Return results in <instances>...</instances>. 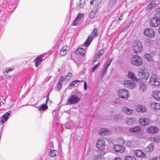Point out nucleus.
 Returning <instances> with one entry per match:
<instances>
[{"instance_id":"obj_31","label":"nucleus","mask_w":160,"mask_h":160,"mask_svg":"<svg viewBox=\"0 0 160 160\" xmlns=\"http://www.w3.org/2000/svg\"><path fill=\"white\" fill-rule=\"evenodd\" d=\"M154 148L153 144L152 143L150 144L145 149L146 151L147 152H152Z\"/></svg>"},{"instance_id":"obj_56","label":"nucleus","mask_w":160,"mask_h":160,"mask_svg":"<svg viewBox=\"0 0 160 160\" xmlns=\"http://www.w3.org/2000/svg\"><path fill=\"white\" fill-rule=\"evenodd\" d=\"M49 146L51 147L52 148H53V143L52 142H50L49 144Z\"/></svg>"},{"instance_id":"obj_45","label":"nucleus","mask_w":160,"mask_h":160,"mask_svg":"<svg viewBox=\"0 0 160 160\" xmlns=\"http://www.w3.org/2000/svg\"><path fill=\"white\" fill-rule=\"evenodd\" d=\"M116 0H110L109 1V4L112 6L115 4L116 3Z\"/></svg>"},{"instance_id":"obj_53","label":"nucleus","mask_w":160,"mask_h":160,"mask_svg":"<svg viewBox=\"0 0 160 160\" xmlns=\"http://www.w3.org/2000/svg\"><path fill=\"white\" fill-rule=\"evenodd\" d=\"M65 79V78L63 76H61L59 79L58 82H61L63 81Z\"/></svg>"},{"instance_id":"obj_2","label":"nucleus","mask_w":160,"mask_h":160,"mask_svg":"<svg viewBox=\"0 0 160 160\" xmlns=\"http://www.w3.org/2000/svg\"><path fill=\"white\" fill-rule=\"evenodd\" d=\"M131 62L133 66H139L142 64V61L141 57L137 55H134L131 59Z\"/></svg>"},{"instance_id":"obj_33","label":"nucleus","mask_w":160,"mask_h":160,"mask_svg":"<svg viewBox=\"0 0 160 160\" xmlns=\"http://www.w3.org/2000/svg\"><path fill=\"white\" fill-rule=\"evenodd\" d=\"M139 90L141 92H144L146 90L147 85L143 83L139 84Z\"/></svg>"},{"instance_id":"obj_19","label":"nucleus","mask_w":160,"mask_h":160,"mask_svg":"<svg viewBox=\"0 0 160 160\" xmlns=\"http://www.w3.org/2000/svg\"><path fill=\"white\" fill-rule=\"evenodd\" d=\"M98 7V5H95L94 8L93 9L92 12H90L89 14V18H93L94 17L96 14L98 12L97 10Z\"/></svg>"},{"instance_id":"obj_44","label":"nucleus","mask_w":160,"mask_h":160,"mask_svg":"<svg viewBox=\"0 0 160 160\" xmlns=\"http://www.w3.org/2000/svg\"><path fill=\"white\" fill-rule=\"evenodd\" d=\"M100 63H98L96 65L94 66L91 69V72H95V70L97 69L99 65V64Z\"/></svg>"},{"instance_id":"obj_40","label":"nucleus","mask_w":160,"mask_h":160,"mask_svg":"<svg viewBox=\"0 0 160 160\" xmlns=\"http://www.w3.org/2000/svg\"><path fill=\"white\" fill-rule=\"evenodd\" d=\"M81 81L77 80H75L74 81H73L70 84L69 87V89H71L72 88V86H73L75 85V84H76L78 82H80Z\"/></svg>"},{"instance_id":"obj_61","label":"nucleus","mask_w":160,"mask_h":160,"mask_svg":"<svg viewBox=\"0 0 160 160\" xmlns=\"http://www.w3.org/2000/svg\"><path fill=\"white\" fill-rule=\"evenodd\" d=\"M123 19V17H122V15L119 17V19H118V20L119 21Z\"/></svg>"},{"instance_id":"obj_9","label":"nucleus","mask_w":160,"mask_h":160,"mask_svg":"<svg viewBox=\"0 0 160 160\" xmlns=\"http://www.w3.org/2000/svg\"><path fill=\"white\" fill-rule=\"evenodd\" d=\"M123 85L126 88L132 89L134 88L136 86V84L133 81L127 80L124 81Z\"/></svg>"},{"instance_id":"obj_21","label":"nucleus","mask_w":160,"mask_h":160,"mask_svg":"<svg viewBox=\"0 0 160 160\" xmlns=\"http://www.w3.org/2000/svg\"><path fill=\"white\" fill-rule=\"evenodd\" d=\"M43 57V55L38 56L34 60V62L35 63V66L36 67H38L42 61V58Z\"/></svg>"},{"instance_id":"obj_63","label":"nucleus","mask_w":160,"mask_h":160,"mask_svg":"<svg viewBox=\"0 0 160 160\" xmlns=\"http://www.w3.org/2000/svg\"><path fill=\"white\" fill-rule=\"evenodd\" d=\"M157 41H158V44H160V38L159 39H158V40H157Z\"/></svg>"},{"instance_id":"obj_36","label":"nucleus","mask_w":160,"mask_h":160,"mask_svg":"<svg viewBox=\"0 0 160 160\" xmlns=\"http://www.w3.org/2000/svg\"><path fill=\"white\" fill-rule=\"evenodd\" d=\"M156 5V4L155 2L154 1H152L151 2L147 7V9L148 10H149L155 6Z\"/></svg>"},{"instance_id":"obj_23","label":"nucleus","mask_w":160,"mask_h":160,"mask_svg":"<svg viewBox=\"0 0 160 160\" xmlns=\"http://www.w3.org/2000/svg\"><path fill=\"white\" fill-rule=\"evenodd\" d=\"M99 133L102 135H108L111 133V132L107 129L102 128L100 129Z\"/></svg>"},{"instance_id":"obj_15","label":"nucleus","mask_w":160,"mask_h":160,"mask_svg":"<svg viewBox=\"0 0 160 160\" xmlns=\"http://www.w3.org/2000/svg\"><path fill=\"white\" fill-rule=\"evenodd\" d=\"M69 49V47L67 45H64L61 48L60 51V54L62 56H64L65 55Z\"/></svg>"},{"instance_id":"obj_43","label":"nucleus","mask_w":160,"mask_h":160,"mask_svg":"<svg viewBox=\"0 0 160 160\" xmlns=\"http://www.w3.org/2000/svg\"><path fill=\"white\" fill-rule=\"evenodd\" d=\"M62 88V84L61 82H58L57 84L56 87V89L58 91H59Z\"/></svg>"},{"instance_id":"obj_35","label":"nucleus","mask_w":160,"mask_h":160,"mask_svg":"<svg viewBox=\"0 0 160 160\" xmlns=\"http://www.w3.org/2000/svg\"><path fill=\"white\" fill-rule=\"evenodd\" d=\"M86 0H80L79 4H77V7H79L81 8H84L85 5Z\"/></svg>"},{"instance_id":"obj_29","label":"nucleus","mask_w":160,"mask_h":160,"mask_svg":"<svg viewBox=\"0 0 160 160\" xmlns=\"http://www.w3.org/2000/svg\"><path fill=\"white\" fill-rule=\"evenodd\" d=\"M50 151L49 152V155L51 157H54L57 156L58 154V152L57 150H52L51 148L49 149Z\"/></svg>"},{"instance_id":"obj_17","label":"nucleus","mask_w":160,"mask_h":160,"mask_svg":"<svg viewBox=\"0 0 160 160\" xmlns=\"http://www.w3.org/2000/svg\"><path fill=\"white\" fill-rule=\"evenodd\" d=\"M158 128L155 126H151L148 127L147 129L148 132L151 134L157 132L158 131Z\"/></svg>"},{"instance_id":"obj_60","label":"nucleus","mask_w":160,"mask_h":160,"mask_svg":"<svg viewBox=\"0 0 160 160\" xmlns=\"http://www.w3.org/2000/svg\"><path fill=\"white\" fill-rule=\"evenodd\" d=\"M113 160H122V159L120 157H116L115 159Z\"/></svg>"},{"instance_id":"obj_59","label":"nucleus","mask_w":160,"mask_h":160,"mask_svg":"<svg viewBox=\"0 0 160 160\" xmlns=\"http://www.w3.org/2000/svg\"><path fill=\"white\" fill-rule=\"evenodd\" d=\"M113 104H120V103L119 102H117L116 101H114L113 102Z\"/></svg>"},{"instance_id":"obj_10","label":"nucleus","mask_w":160,"mask_h":160,"mask_svg":"<svg viewBox=\"0 0 160 160\" xmlns=\"http://www.w3.org/2000/svg\"><path fill=\"white\" fill-rule=\"evenodd\" d=\"M144 35L147 37L153 38L155 37V33L153 30L151 28L145 29L143 32Z\"/></svg>"},{"instance_id":"obj_28","label":"nucleus","mask_w":160,"mask_h":160,"mask_svg":"<svg viewBox=\"0 0 160 160\" xmlns=\"http://www.w3.org/2000/svg\"><path fill=\"white\" fill-rule=\"evenodd\" d=\"M128 77L129 79L133 80L135 81H138V79L135 76V73L133 72H129L128 74Z\"/></svg>"},{"instance_id":"obj_20","label":"nucleus","mask_w":160,"mask_h":160,"mask_svg":"<svg viewBox=\"0 0 160 160\" xmlns=\"http://www.w3.org/2000/svg\"><path fill=\"white\" fill-rule=\"evenodd\" d=\"M114 148L116 152H124L125 150V148L124 146L118 145H115Z\"/></svg>"},{"instance_id":"obj_47","label":"nucleus","mask_w":160,"mask_h":160,"mask_svg":"<svg viewBox=\"0 0 160 160\" xmlns=\"http://www.w3.org/2000/svg\"><path fill=\"white\" fill-rule=\"evenodd\" d=\"M119 141H118L119 143L121 144H124V141L123 139L122 138H119Z\"/></svg>"},{"instance_id":"obj_58","label":"nucleus","mask_w":160,"mask_h":160,"mask_svg":"<svg viewBox=\"0 0 160 160\" xmlns=\"http://www.w3.org/2000/svg\"><path fill=\"white\" fill-rule=\"evenodd\" d=\"M95 1V0H92V1H91L90 2V4L91 5H93Z\"/></svg>"},{"instance_id":"obj_51","label":"nucleus","mask_w":160,"mask_h":160,"mask_svg":"<svg viewBox=\"0 0 160 160\" xmlns=\"http://www.w3.org/2000/svg\"><path fill=\"white\" fill-rule=\"evenodd\" d=\"M101 156L100 155H95L94 156V159L95 160H100L99 158Z\"/></svg>"},{"instance_id":"obj_57","label":"nucleus","mask_w":160,"mask_h":160,"mask_svg":"<svg viewBox=\"0 0 160 160\" xmlns=\"http://www.w3.org/2000/svg\"><path fill=\"white\" fill-rule=\"evenodd\" d=\"M72 76V74L71 73H69L66 76V77H69L70 78Z\"/></svg>"},{"instance_id":"obj_24","label":"nucleus","mask_w":160,"mask_h":160,"mask_svg":"<svg viewBox=\"0 0 160 160\" xmlns=\"http://www.w3.org/2000/svg\"><path fill=\"white\" fill-rule=\"evenodd\" d=\"M141 130L140 127L139 126L134 127L129 129L128 131L130 132H138Z\"/></svg>"},{"instance_id":"obj_34","label":"nucleus","mask_w":160,"mask_h":160,"mask_svg":"<svg viewBox=\"0 0 160 160\" xmlns=\"http://www.w3.org/2000/svg\"><path fill=\"white\" fill-rule=\"evenodd\" d=\"M144 58L148 61L151 62L153 61L151 55L147 53L145 54Z\"/></svg>"},{"instance_id":"obj_52","label":"nucleus","mask_w":160,"mask_h":160,"mask_svg":"<svg viewBox=\"0 0 160 160\" xmlns=\"http://www.w3.org/2000/svg\"><path fill=\"white\" fill-rule=\"evenodd\" d=\"M98 52L99 53L100 55H102L103 54L104 52V50L103 49H101L99 50Z\"/></svg>"},{"instance_id":"obj_38","label":"nucleus","mask_w":160,"mask_h":160,"mask_svg":"<svg viewBox=\"0 0 160 160\" xmlns=\"http://www.w3.org/2000/svg\"><path fill=\"white\" fill-rule=\"evenodd\" d=\"M13 70V68H7L3 72L4 76L6 75L8 73L11 72Z\"/></svg>"},{"instance_id":"obj_54","label":"nucleus","mask_w":160,"mask_h":160,"mask_svg":"<svg viewBox=\"0 0 160 160\" xmlns=\"http://www.w3.org/2000/svg\"><path fill=\"white\" fill-rule=\"evenodd\" d=\"M150 160H160V157L157 156V157L154 158L153 159H150Z\"/></svg>"},{"instance_id":"obj_1","label":"nucleus","mask_w":160,"mask_h":160,"mask_svg":"<svg viewBox=\"0 0 160 160\" xmlns=\"http://www.w3.org/2000/svg\"><path fill=\"white\" fill-rule=\"evenodd\" d=\"M160 8L156 10L154 17L151 18L150 20V24L152 27H157L160 23Z\"/></svg>"},{"instance_id":"obj_55","label":"nucleus","mask_w":160,"mask_h":160,"mask_svg":"<svg viewBox=\"0 0 160 160\" xmlns=\"http://www.w3.org/2000/svg\"><path fill=\"white\" fill-rule=\"evenodd\" d=\"M84 89L85 90H87V84L86 82L85 81L84 82Z\"/></svg>"},{"instance_id":"obj_30","label":"nucleus","mask_w":160,"mask_h":160,"mask_svg":"<svg viewBox=\"0 0 160 160\" xmlns=\"http://www.w3.org/2000/svg\"><path fill=\"white\" fill-rule=\"evenodd\" d=\"M76 52L77 53H79L82 56H84L85 55L86 51L83 48H79L76 51Z\"/></svg>"},{"instance_id":"obj_5","label":"nucleus","mask_w":160,"mask_h":160,"mask_svg":"<svg viewBox=\"0 0 160 160\" xmlns=\"http://www.w3.org/2000/svg\"><path fill=\"white\" fill-rule=\"evenodd\" d=\"M138 76L141 79L147 80L149 76L148 71L145 69H139L138 73Z\"/></svg>"},{"instance_id":"obj_3","label":"nucleus","mask_w":160,"mask_h":160,"mask_svg":"<svg viewBox=\"0 0 160 160\" xmlns=\"http://www.w3.org/2000/svg\"><path fill=\"white\" fill-rule=\"evenodd\" d=\"M98 36V32L97 29L95 28L93 32H92L89 36L87 40L84 43V45L88 47L90 45L91 42L93 38L97 37Z\"/></svg>"},{"instance_id":"obj_62","label":"nucleus","mask_w":160,"mask_h":160,"mask_svg":"<svg viewBox=\"0 0 160 160\" xmlns=\"http://www.w3.org/2000/svg\"><path fill=\"white\" fill-rule=\"evenodd\" d=\"M48 95H48L47 97L46 100V104H47V102L48 101V100L49 99Z\"/></svg>"},{"instance_id":"obj_11","label":"nucleus","mask_w":160,"mask_h":160,"mask_svg":"<svg viewBox=\"0 0 160 160\" xmlns=\"http://www.w3.org/2000/svg\"><path fill=\"white\" fill-rule=\"evenodd\" d=\"M133 51L136 53H139L143 49L142 44L140 42H138L137 44L133 46Z\"/></svg>"},{"instance_id":"obj_6","label":"nucleus","mask_w":160,"mask_h":160,"mask_svg":"<svg viewBox=\"0 0 160 160\" xmlns=\"http://www.w3.org/2000/svg\"><path fill=\"white\" fill-rule=\"evenodd\" d=\"M80 98L77 95H71L68 99L66 104L67 105L76 104L78 103L80 101Z\"/></svg>"},{"instance_id":"obj_46","label":"nucleus","mask_w":160,"mask_h":160,"mask_svg":"<svg viewBox=\"0 0 160 160\" xmlns=\"http://www.w3.org/2000/svg\"><path fill=\"white\" fill-rule=\"evenodd\" d=\"M122 116L120 114H118L115 116L114 118L115 119H119L122 118Z\"/></svg>"},{"instance_id":"obj_48","label":"nucleus","mask_w":160,"mask_h":160,"mask_svg":"<svg viewBox=\"0 0 160 160\" xmlns=\"http://www.w3.org/2000/svg\"><path fill=\"white\" fill-rule=\"evenodd\" d=\"M69 123L70 122H68L67 123H66L65 125V127L66 129H71V126L69 125Z\"/></svg>"},{"instance_id":"obj_50","label":"nucleus","mask_w":160,"mask_h":160,"mask_svg":"<svg viewBox=\"0 0 160 160\" xmlns=\"http://www.w3.org/2000/svg\"><path fill=\"white\" fill-rule=\"evenodd\" d=\"M107 70H106V69H103L102 74L101 75V77H104V75L106 74V72H107Z\"/></svg>"},{"instance_id":"obj_8","label":"nucleus","mask_w":160,"mask_h":160,"mask_svg":"<svg viewBox=\"0 0 160 160\" xmlns=\"http://www.w3.org/2000/svg\"><path fill=\"white\" fill-rule=\"evenodd\" d=\"M106 145L104 139L102 138H99L96 143L97 148L101 150H104Z\"/></svg>"},{"instance_id":"obj_49","label":"nucleus","mask_w":160,"mask_h":160,"mask_svg":"<svg viewBox=\"0 0 160 160\" xmlns=\"http://www.w3.org/2000/svg\"><path fill=\"white\" fill-rule=\"evenodd\" d=\"M101 55H100V54H99V53L98 52L97 55V56L96 57V59L95 60L94 62H97L98 60L100 58V57Z\"/></svg>"},{"instance_id":"obj_39","label":"nucleus","mask_w":160,"mask_h":160,"mask_svg":"<svg viewBox=\"0 0 160 160\" xmlns=\"http://www.w3.org/2000/svg\"><path fill=\"white\" fill-rule=\"evenodd\" d=\"M125 160H136V158L133 156H126L125 158Z\"/></svg>"},{"instance_id":"obj_37","label":"nucleus","mask_w":160,"mask_h":160,"mask_svg":"<svg viewBox=\"0 0 160 160\" xmlns=\"http://www.w3.org/2000/svg\"><path fill=\"white\" fill-rule=\"evenodd\" d=\"M152 140L154 142H160V135H157L153 137Z\"/></svg>"},{"instance_id":"obj_14","label":"nucleus","mask_w":160,"mask_h":160,"mask_svg":"<svg viewBox=\"0 0 160 160\" xmlns=\"http://www.w3.org/2000/svg\"><path fill=\"white\" fill-rule=\"evenodd\" d=\"M139 122L142 126H147L150 124V121L147 118H141L139 119Z\"/></svg>"},{"instance_id":"obj_16","label":"nucleus","mask_w":160,"mask_h":160,"mask_svg":"<svg viewBox=\"0 0 160 160\" xmlns=\"http://www.w3.org/2000/svg\"><path fill=\"white\" fill-rule=\"evenodd\" d=\"M152 97L157 101H160V91L155 90L152 92Z\"/></svg>"},{"instance_id":"obj_64","label":"nucleus","mask_w":160,"mask_h":160,"mask_svg":"<svg viewBox=\"0 0 160 160\" xmlns=\"http://www.w3.org/2000/svg\"><path fill=\"white\" fill-rule=\"evenodd\" d=\"M158 32L159 33V34H160V26L159 27V28L158 29Z\"/></svg>"},{"instance_id":"obj_18","label":"nucleus","mask_w":160,"mask_h":160,"mask_svg":"<svg viewBox=\"0 0 160 160\" xmlns=\"http://www.w3.org/2000/svg\"><path fill=\"white\" fill-rule=\"evenodd\" d=\"M126 123L129 125H132L136 122V119L132 117H128L126 118Z\"/></svg>"},{"instance_id":"obj_13","label":"nucleus","mask_w":160,"mask_h":160,"mask_svg":"<svg viewBox=\"0 0 160 160\" xmlns=\"http://www.w3.org/2000/svg\"><path fill=\"white\" fill-rule=\"evenodd\" d=\"M134 153L136 156L138 157L143 158H145L147 157L146 154L141 150H135L134 151Z\"/></svg>"},{"instance_id":"obj_4","label":"nucleus","mask_w":160,"mask_h":160,"mask_svg":"<svg viewBox=\"0 0 160 160\" xmlns=\"http://www.w3.org/2000/svg\"><path fill=\"white\" fill-rule=\"evenodd\" d=\"M149 83L152 85L159 86L160 84V78L157 74H153L150 78Z\"/></svg>"},{"instance_id":"obj_26","label":"nucleus","mask_w":160,"mask_h":160,"mask_svg":"<svg viewBox=\"0 0 160 160\" xmlns=\"http://www.w3.org/2000/svg\"><path fill=\"white\" fill-rule=\"evenodd\" d=\"M137 106V110L139 112H144L147 110L146 108L144 106L139 105Z\"/></svg>"},{"instance_id":"obj_12","label":"nucleus","mask_w":160,"mask_h":160,"mask_svg":"<svg viewBox=\"0 0 160 160\" xmlns=\"http://www.w3.org/2000/svg\"><path fill=\"white\" fill-rule=\"evenodd\" d=\"M9 117H10V113L9 112H7L2 116L1 120L0 122V126H2V130L3 127V124L8 120Z\"/></svg>"},{"instance_id":"obj_27","label":"nucleus","mask_w":160,"mask_h":160,"mask_svg":"<svg viewBox=\"0 0 160 160\" xmlns=\"http://www.w3.org/2000/svg\"><path fill=\"white\" fill-rule=\"evenodd\" d=\"M112 59L110 58L108 59L103 65V69L107 70L109 66L110 65L112 61Z\"/></svg>"},{"instance_id":"obj_41","label":"nucleus","mask_w":160,"mask_h":160,"mask_svg":"<svg viewBox=\"0 0 160 160\" xmlns=\"http://www.w3.org/2000/svg\"><path fill=\"white\" fill-rule=\"evenodd\" d=\"M80 22V20L76 18L72 22V25L77 26L79 24Z\"/></svg>"},{"instance_id":"obj_42","label":"nucleus","mask_w":160,"mask_h":160,"mask_svg":"<svg viewBox=\"0 0 160 160\" xmlns=\"http://www.w3.org/2000/svg\"><path fill=\"white\" fill-rule=\"evenodd\" d=\"M84 15L83 13H79L78 14V16L76 17V18L80 20H81L84 17Z\"/></svg>"},{"instance_id":"obj_7","label":"nucleus","mask_w":160,"mask_h":160,"mask_svg":"<svg viewBox=\"0 0 160 160\" xmlns=\"http://www.w3.org/2000/svg\"><path fill=\"white\" fill-rule=\"evenodd\" d=\"M118 95L119 98L127 99L129 97L128 91L125 89L119 90L118 91Z\"/></svg>"},{"instance_id":"obj_25","label":"nucleus","mask_w":160,"mask_h":160,"mask_svg":"<svg viewBox=\"0 0 160 160\" xmlns=\"http://www.w3.org/2000/svg\"><path fill=\"white\" fill-rule=\"evenodd\" d=\"M151 107L155 110H160V103L157 102H152L151 104Z\"/></svg>"},{"instance_id":"obj_22","label":"nucleus","mask_w":160,"mask_h":160,"mask_svg":"<svg viewBox=\"0 0 160 160\" xmlns=\"http://www.w3.org/2000/svg\"><path fill=\"white\" fill-rule=\"evenodd\" d=\"M122 110L126 114L131 115L133 113L134 111L132 109H130L126 107H123Z\"/></svg>"},{"instance_id":"obj_32","label":"nucleus","mask_w":160,"mask_h":160,"mask_svg":"<svg viewBox=\"0 0 160 160\" xmlns=\"http://www.w3.org/2000/svg\"><path fill=\"white\" fill-rule=\"evenodd\" d=\"M37 108L38 110L40 111H44L48 108V106L46 103L42 104V105L39 106Z\"/></svg>"}]
</instances>
